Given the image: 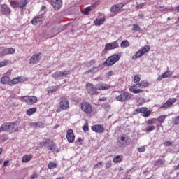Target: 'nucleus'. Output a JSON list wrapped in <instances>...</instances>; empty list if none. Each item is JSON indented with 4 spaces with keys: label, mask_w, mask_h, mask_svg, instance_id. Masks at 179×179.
Here are the masks:
<instances>
[{
    "label": "nucleus",
    "mask_w": 179,
    "mask_h": 179,
    "mask_svg": "<svg viewBox=\"0 0 179 179\" xmlns=\"http://www.w3.org/2000/svg\"><path fill=\"white\" fill-rule=\"evenodd\" d=\"M34 125H35V127L36 128H43L44 127V124H43L42 122H36V123H34Z\"/></svg>",
    "instance_id": "8fccbe9b"
},
{
    "label": "nucleus",
    "mask_w": 179,
    "mask_h": 179,
    "mask_svg": "<svg viewBox=\"0 0 179 179\" xmlns=\"http://www.w3.org/2000/svg\"><path fill=\"white\" fill-rule=\"evenodd\" d=\"M110 87V85L103 83L96 84L97 90H108Z\"/></svg>",
    "instance_id": "f3484780"
},
{
    "label": "nucleus",
    "mask_w": 179,
    "mask_h": 179,
    "mask_svg": "<svg viewBox=\"0 0 179 179\" xmlns=\"http://www.w3.org/2000/svg\"><path fill=\"white\" fill-rule=\"evenodd\" d=\"M37 177H38V175L37 173H34L31 175V179H35L37 178Z\"/></svg>",
    "instance_id": "e2e57ef3"
},
{
    "label": "nucleus",
    "mask_w": 179,
    "mask_h": 179,
    "mask_svg": "<svg viewBox=\"0 0 179 179\" xmlns=\"http://www.w3.org/2000/svg\"><path fill=\"white\" fill-rule=\"evenodd\" d=\"M57 164L55 162H50L48 165V169H50V170L52 169H56Z\"/></svg>",
    "instance_id": "c03bdc74"
},
{
    "label": "nucleus",
    "mask_w": 179,
    "mask_h": 179,
    "mask_svg": "<svg viewBox=\"0 0 179 179\" xmlns=\"http://www.w3.org/2000/svg\"><path fill=\"white\" fill-rule=\"evenodd\" d=\"M87 90L89 94H97V85L94 86V85L92 83L87 84Z\"/></svg>",
    "instance_id": "9d476101"
},
{
    "label": "nucleus",
    "mask_w": 179,
    "mask_h": 179,
    "mask_svg": "<svg viewBox=\"0 0 179 179\" xmlns=\"http://www.w3.org/2000/svg\"><path fill=\"white\" fill-rule=\"evenodd\" d=\"M132 30L133 31H141V27H139V25L134 24H133Z\"/></svg>",
    "instance_id": "a18cd8bd"
},
{
    "label": "nucleus",
    "mask_w": 179,
    "mask_h": 179,
    "mask_svg": "<svg viewBox=\"0 0 179 179\" xmlns=\"http://www.w3.org/2000/svg\"><path fill=\"white\" fill-rule=\"evenodd\" d=\"M104 22H106V17L96 18L94 20V24L95 26H101Z\"/></svg>",
    "instance_id": "b1692460"
},
{
    "label": "nucleus",
    "mask_w": 179,
    "mask_h": 179,
    "mask_svg": "<svg viewBox=\"0 0 179 179\" xmlns=\"http://www.w3.org/2000/svg\"><path fill=\"white\" fill-rule=\"evenodd\" d=\"M122 161V157L121 155H117L113 159V163H121Z\"/></svg>",
    "instance_id": "473e14b6"
},
{
    "label": "nucleus",
    "mask_w": 179,
    "mask_h": 179,
    "mask_svg": "<svg viewBox=\"0 0 179 179\" xmlns=\"http://www.w3.org/2000/svg\"><path fill=\"white\" fill-rule=\"evenodd\" d=\"M120 45H118V42L113 41L109 43H107L105 45V51H111V50H115V48H118Z\"/></svg>",
    "instance_id": "6e6552de"
},
{
    "label": "nucleus",
    "mask_w": 179,
    "mask_h": 179,
    "mask_svg": "<svg viewBox=\"0 0 179 179\" xmlns=\"http://www.w3.org/2000/svg\"><path fill=\"white\" fill-rule=\"evenodd\" d=\"M127 142H128V137L122 136L117 138V143H119V146H120V148H122V146H124V145H127Z\"/></svg>",
    "instance_id": "a211bd4d"
},
{
    "label": "nucleus",
    "mask_w": 179,
    "mask_h": 179,
    "mask_svg": "<svg viewBox=\"0 0 179 179\" xmlns=\"http://www.w3.org/2000/svg\"><path fill=\"white\" fill-rule=\"evenodd\" d=\"M173 75V71H166L162 75L159 76L158 78L157 79V82H160L162 79H166V78H169V76H171Z\"/></svg>",
    "instance_id": "dca6fc26"
},
{
    "label": "nucleus",
    "mask_w": 179,
    "mask_h": 179,
    "mask_svg": "<svg viewBox=\"0 0 179 179\" xmlns=\"http://www.w3.org/2000/svg\"><path fill=\"white\" fill-rule=\"evenodd\" d=\"M157 122V118H152L148 120L147 124L148 125H152V124H156Z\"/></svg>",
    "instance_id": "37998d69"
},
{
    "label": "nucleus",
    "mask_w": 179,
    "mask_h": 179,
    "mask_svg": "<svg viewBox=\"0 0 179 179\" xmlns=\"http://www.w3.org/2000/svg\"><path fill=\"white\" fill-rule=\"evenodd\" d=\"M9 82L10 81V78L8 76H3L1 78V83H2V85H6L7 83L9 84Z\"/></svg>",
    "instance_id": "c756f323"
},
{
    "label": "nucleus",
    "mask_w": 179,
    "mask_h": 179,
    "mask_svg": "<svg viewBox=\"0 0 179 179\" xmlns=\"http://www.w3.org/2000/svg\"><path fill=\"white\" fill-rule=\"evenodd\" d=\"M169 115H161L159 117H158L157 120V122H159L160 124H163L164 122V120L167 118Z\"/></svg>",
    "instance_id": "2f4dec72"
},
{
    "label": "nucleus",
    "mask_w": 179,
    "mask_h": 179,
    "mask_svg": "<svg viewBox=\"0 0 179 179\" xmlns=\"http://www.w3.org/2000/svg\"><path fill=\"white\" fill-rule=\"evenodd\" d=\"M157 9H159L161 12H165L166 10H167V8L166 7H157Z\"/></svg>",
    "instance_id": "680f3d73"
},
{
    "label": "nucleus",
    "mask_w": 179,
    "mask_h": 179,
    "mask_svg": "<svg viewBox=\"0 0 179 179\" xmlns=\"http://www.w3.org/2000/svg\"><path fill=\"white\" fill-rule=\"evenodd\" d=\"M131 99H132V94L128 92H122L115 97V99L120 101V103H125V101H128L131 100Z\"/></svg>",
    "instance_id": "f03ea898"
},
{
    "label": "nucleus",
    "mask_w": 179,
    "mask_h": 179,
    "mask_svg": "<svg viewBox=\"0 0 179 179\" xmlns=\"http://www.w3.org/2000/svg\"><path fill=\"white\" fill-rule=\"evenodd\" d=\"M45 143H47V141L41 142L40 143L41 148H43V146H45Z\"/></svg>",
    "instance_id": "338daca9"
},
{
    "label": "nucleus",
    "mask_w": 179,
    "mask_h": 179,
    "mask_svg": "<svg viewBox=\"0 0 179 179\" xmlns=\"http://www.w3.org/2000/svg\"><path fill=\"white\" fill-rule=\"evenodd\" d=\"M8 63L9 62L8 60L0 62V68H3V66H6V65H8Z\"/></svg>",
    "instance_id": "09e8293b"
},
{
    "label": "nucleus",
    "mask_w": 179,
    "mask_h": 179,
    "mask_svg": "<svg viewBox=\"0 0 179 179\" xmlns=\"http://www.w3.org/2000/svg\"><path fill=\"white\" fill-rule=\"evenodd\" d=\"M150 113H151L150 110H145L143 115V117H149V115H150Z\"/></svg>",
    "instance_id": "13d9d810"
},
{
    "label": "nucleus",
    "mask_w": 179,
    "mask_h": 179,
    "mask_svg": "<svg viewBox=\"0 0 179 179\" xmlns=\"http://www.w3.org/2000/svg\"><path fill=\"white\" fill-rule=\"evenodd\" d=\"M137 86H139V89H145V87H148L149 86V83H148V81L143 80L139 83H137Z\"/></svg>",
    "instance_id": "a878e982"
},
{
    "label": "nucleus",
    "mask_w": 179,
    "mask_h": 179,
    "mask_svg": "<svg viewBox=\"0 0 179 179\" xmlns=\"http://www.w3.org/2000/svg\"><path fill=\"white\" fill-rule=\"evenodd\" d=\"M129 45H130V44H129V41H128V40L122 41L120 43L121 48H127L129 47Z\"/></svg>",
    "instance_id": "7c9ffc66"
},
{
    "label": "nucleus",
    "mask_w": 179,
    "mask_h": 179,
    "mask_svg": "<svg viewBox=\"0 0 179 179\" xmlns=\"http://www.w3.org/2000/svg\"><path fill=\"white\" fill-rule=\"evenodd\" d=\"M22 81V77H16L15 78H13L10 82L8 83V85L10 86H13L15 85H17V83H20Z\"/></svg>",
    "instance_id": "4be33fe9"
},
{
    "label": "nucleus",
    "mask_w": 179,
    "mask_h": 179,
    "mask_svg": "<svg viewBox=\"0 0 179 179\" xmlns=\"http://www.w3.org/2000/svg\"><path fill=\"white\" fill-rule=\"evenodd\" d=\"M10 6L12 8H19V1H10Z\"/></svg>",
    "instance_id": "58836bf2"
},
{
    "label": "nucleus",
    "mask_w": 179,
    "mask_h": 179,
    "mask_svg": "<svg viewBox=\"0 0 179 179\" xmlns=\"http://www.w3.org/2000/svg\"><path fill=\"white\" fill-rule=\"evenodd\" d=\"M15 51L16 50H15V48H7V52H6V55H8L9 54L10 55L15 54Z\"/></svg>",
    "instance_id": "ea45409f"
},
{
    "label": "nucleus",
    "mask_w": 179,
    "mask_h": 179,
    "mask_svg": "<svg viewBox=\"0 0 179 179\" xmlns=\"http://www.w3.org/2000/svg\"><path fill=\"white\" fill-rule=\"evenodd\" d=\"M58 90V88L57 87H50L48 88L47 92L48 94H50V93H54Z\"/></svg>",
    "instance_id": "e433bc0d"
},
{
    "label": "nucleus",
    "mask_w": 179,
    "mask_h": 179,
    "mask_svg": "<svg viewBox=\"0 0 179 179\" xmlns=\"http://www.w3.org/2000/svg\"><path fill=\"white\" fill-rule=\"evenodd\" d=\"M69 73H71L69 70L56 71L52 74V78H54V79H58V78H64V76H66V75H69Z\"/></svg>",
    "instance_id": "39448f33"
},
{
    "label": "nucleus",
    "mask_w": 179,
    "mask_h": 179,
    "mask_svg": "<svg viewBox=\"0 0 179 179\" xmlns=\"http://www.w3.org/2000/svg\"><path fill=\"white\" fill-rule=\"evenodd\" d=\"M66 138L69 143H73L75 142V134L73 130L71 129L67 130Z\"/></svg>",
    "instance_id": "1a4fd4ad"
},
{
    "label": "nucleus",
    "mask_w": 179,
    "mask_h": 179,
    "mask_svg": "<svg viewBox=\"0 0 179 179\" xmlns=\"http://www.w3.org/2000/svg\"><path fill=\"white\" fill-rule=\"evenodd\" d=\"M129 92L134 93V94H138L139 93H142V89L139 88L138 84H135L129 88Z\"/></svg>",
    "instance_id": "2eb2a0df"
},
{
    "label": "nucleus",
    "mask_w": 179,
    "mask_h": 179,
    "mask_svg": "<svg viewBox=\"0 0 179 179\" xmlns=\"http://www.w3.org/2000/svg\"><path fill=\"white\" fill-rule=\"evenodd\" d=\"M38 99L36 96H23L22 98V101H24L26 103L29 104V106H31L34 104L35 103H37Z\"/></svg>",
    "instance_id": "20e7f679"
},
{
    "label": "nucleus",
    "mask_w": 179,
    "mask_h": 179,
    "mask_svg": "<svg viewBox=\"0 0 179 179\" xmlns=\"http://www.w3.org/2000/svg\"><path fill=\"white\" fill-rule=\"evenodd\" d=\"M28 3V0H20V1H18V8H20L21 10H23V9H24V7L27 6Z\"/></svg>",
    "instance_id": "5701e85b"
},
{
    "label": "nucleus",
    "mask_w": 179,
    "mask_h": 179,
    "mask_svg": "<svg viewBox=\"0 0 179 179\" xmlns=\"http://www.w3.org/2000/svg\"><path fill=\"white\" fill-rule=\"evenodd\" d=\"M143 6H146V3H141L140 4L136 6V9H142Z\"/></svg>",
    "instance_id": "864d4df0"
},
{
    "label": "nucleus",
    "mask_w": 179,
    "mask_h": 179,
    "mask_svg": "<svg viewBox=\"0 0 179 179\" xmlns=\"http://www.w3.org/2000/svg\"><path fill=\"white\" fill-rule=\"evenodd\" d=\"M172 122L173 125H178L179 124V116L176 117L173 119Z\"/></svg>",
    "instance_id": "49530a36"
},
{
    "label": "nucleus",
    "mask_w": 179,
    "mask_h": 179,
    "mask_svg": "<svg viewBox=\"0 0 179 179\" xmlns=\"http://www.w3.org/2000/svg\"><path fill=\"white\" fill-rule=\"evenodd\" d=\"M145 150H146V148H145V146L138 148V151L140 152V153H143V152H145Z\"/></svg>",
    "instance_id": "052dcab7"
},
{
    "label": "nucleus",
    "mask_w": 179,
    "mask_h": 179,
    "mask_svg": "<svg viewBox=\"0 0 179 179\" xmlns=\"http://www.w3.org/2000/svg\"><path fill=\"white\" fill-rule=\"evenodd\" d=\"M81 110L86 113V114H90L93 111V108L92 105L87 102H84L81 104Z\"/></svg>",
    "instance_id": "423d86ee"
},
{
    "label": "nucleus",
    "mask_w": 179,
    "mask_h": 179,
    "mask_svg": "<svg viewBox=\"0 0 179 179\" xmlns=\"http://www.w3.org/2000/svg\"><path fill=\"white\" fill-rule=\"evenodd\" d=\"M43 20H44V17L43 15H39V16L36 17L35 18H34L31 20V23L34 26H37V24H38V23H40L41 22H43Z\"/></svg>",
    "instance_id": "412c9836"
},
{
    "label": "nucleus",
    "mask_w": 179,
    "mask_h": 179,
    "mask_svg": "<svg viewBox=\"0 0 179 179\" xmlns=\"http://www.w3.org/2000/svg\"><path fill=\"white\" fill-rule=\"evenodd\" d=\"M122 8H124V3H120L115 4L110 8V12H113V13L118 12V10H120V9H122Z\"/></svg>",
    "instance_id": "aec40b11"
},
{
    "label": "nucleus",
    "mask_w": 179,
    "mask_h": 179,
    "mask_svg": "<svg viewBox=\"0 0 179 179\" xmlns=\"http://www.w3.org/2000/svg\"><path fill=\"white\" fill-rule=\"evenodd\" d=\"M103 167V162H99L94 166V169H101Z\"/></svg>",
    "instance_id": "5fc2aeb1"
},
{
    "label": "nucleus",
    "mask_w": 179,
    "mask_h": 179,
    "mask_svg": "<svg viewBox=\"0 0 179 179\" xmlns=\"http://www.w3.org/2000/svg\"><path fill=\"white\" fill-rule=\"evenodd\" d=\"M91 129L96 134H103V132H104V127L100 124H95L92 126Z\"/></svg>",
    "instance_id": "4468645a"
},
{
    "label": "nucleus",
    "mask_w": 179,
    "mask_h": 179,
    "mask_svg": "<svg viewBox=\"0 0 179 179\" xmlns=\"http://www.w3.org/2000/svg\"><path fill=\"white\" fill-rule=\"evenodd\" d=\"M96 64V61L94 60H91L90 62H88L86 63V66L88 68H90V66H93V65H94Z\"/></svg>",
    "instance_id": "de8ad7c7"
},
{
    "label": "nucleus",
    "mask_w": 179,
    "mask_h": 179,
    "mask_svg": "<svg viewBox=\"0 0 179 179\" xmlns=\"http://www.w3.org/2000/svg\"><path fill=\"white\" fill-rule=\"evenodd\" d=\"M9 129L10 123H3L0 127V131L3 132L4 131H8Z\"/></svg>",
    "instance_id": "c85d7f7f"
},
{
    "label": "nucleus",
    "mask_w": 179,
    "mask_h": 179,
    "mask_svg": "<svg viewBox=\"0 0 179 179\" xmlns=\"http://www.w3.org/2000/svg\"><path fill=\"white\" fill-rule=\"evenodd\" d=\"M7 48L5 47L0 48V55L1 57H5L6 55Z\"/></svg>",
    "instance_id": "c9c22d12"
},
{
    "label": "nucleus",
    "mask_w": 179,
    "mask_h": 179,
    "mask_svg": "<svg viewBox=\"0 0 179 179\" xmlns=\"http://www.w3.org/2000/svg\"><path fill=\"white\" fill-rule=\"evenodd\" d=\"M37 111L36 108H31L27 111V115H33Z\"/></svg>",
    "instance_id": "72a5a7b5"
},
{
    "label": "nucleus",
    "mask_w": 179,
    "mask_h": 179,
    "mask_svg": "<svg viewBox=\"0 0 179 179\" xmlns=\"http://www.w3.org/2000/svg\"><path fill=\"white\" fill-rule=\"evenodd\" d=\"M59 107L61 110H66L69 108V101L66 97L60 99Z\"/></svg>",
    "instance_id": "0eeeda50"
},
{
    "label": "nucleus",
    "mask_w": 179,
    "mask_h": 179,
    "mask_svg": "<svg viewBox=\"0 0 179 179\" xmlns=\"http://www.w3.org/2000/svg\"><path fill=\"white\" fill-rule=\"evenodd\" d=\"M150 51V46L145 45L142 49H140L138 51H137L135 54V55L132 56L131 59L133 61H135V59H138V58H141V57H143L146 52H149Z\"/></svg>",
    "instance_id": "7ed1b4c3"
},
{
    "label": "nucleus",
    "mask_w": 179,
    "mask_h": 179,
    "mask_svg": "<svg viewBox=\"0 0 179 179\" xmlns=\"http://www.w3.org/2000/svg\"><path fill=\"white\" fill-rule=\"evenodd\" d=\"M106 169H110V167H111L112 166V163H111V161H108L106 164Z\"/></svg>",
    "instance_id": "bf43d9fd"
},
{
    "label": "nucleus",
    "mask_w": 179,
    "mask_h": 179,
    "mask_svg": "<svg viewBox=\"0 0 179 179\" xmlns=\"http://www.w3.org/2000/svg\"><path fill=\"white\" fill-rule=\"evenodd\" d=\"M138 82H141V77H139L138 75H136L134 77V83H138Z\"/></svg>",
    "instance_id": "3c124183"
},
{
    "label": "nucleus",
    "mask_w": 179,
    "mask_h": 179,
    "mask_svg": "<svg viewBox=\"0 0 179 179\" xmlns=\"http://www.w3.org/2000/svg\"><path fill=\"white\" fill-rule=\"evenodd\" d=\"M8 164H9V161L6 160L3 162V166L6 167V166H8Z\"/></svg>",
    "instance_id": "69168bd1"
},
{
    "label": "nucleus",
    "mask_w": 179,
    "mask_h": 179,
    "mask_svg": "<svg viewBox=\"0 0 179 179\" xmlns=\"http://www.w3.org/2000/svg\"><path fill=\"white\" fill-rule=\"evenodd\" d=\"M105 108H106V110H110V105L106 104L105 105Z\"/></svg>",
    "instance_id": "774afa93"
},
{
    "label": "nucleus",
    "mask_w": 179,
    "mask_h": 179,
    "mask_svg": "<svg viewBox=\"0 0 179 179\" xmlns=\"http://www.w3.org/2000/svg\"><path fill=\"white\" fill-rule=\"evenodd\" d=\"M48 150H51L54 153H58V148L55 144H50L47 147Z\"/></svg>",
    "instance_id": "393cba45"
},
{
    "label": "nucleus",
    "mask_w": 179,
    "mask_h": 179,
    "mask_svg": "<svg viewBox=\"0 0 179 179\" xmlns=\"http://www.w3.org/2000/svg\"><path fill=\"white\" fill-rule=\"evenodd\" d=\"M98 71H99V69L97 67H93L92 69L85 72V73H88L89 75L90 74L93 75V73H96V72H98Z\"/></svg>",
    "instance_id": "f704fd0d"
},
{
    "label": "nucleus",
    "mask_w": 179,
    "mask_h": 179,
    "mask_svg": "<svg viewBox=\"0 0 179 179\" xmlns=\"http://www.w3.org/2000/svg\"><path fill=\"white\" fill-rule=\"evenodd\" d=\"M106 78H111V76H114V72L113 71H108L105 75Z\"/></svg>",
    "instance_id": "603ef678"
},
{
    "label": "nucleus",
    "mask_w": 179,
    "mask_h": 179,
    "mask_svg": "<svg viewBox=\"0 0 179 179\" xmlns=\"http://www.w3.org/2000/svg\"><path fill=\"white\" fill-rule=\"evenodd\" d=\"M121 58V55L117 54H114L109 57L103 63V65L105 66H112V65H114V64H116V62H118L120 61V59Z\"/></svg>",
    "instance_id": "f257e3e1"
},
{
    "label": "nucleus",
    "mask_w": 179,
    "mask_h": 179,
    "mask_svg": "<svg viewBox=\"0 0 179 179\" xmlns=\"http://www.w3.org/2000/svg\"><path fill=\"white\" fill-rule=\"evenodd\" d=\"M93 9V6H88L83 10V15H89V12Z\"/></svg>",
    "instance_id": "4c0bfd02"
},
{
    "label": "nucleus",
    "mask_w": 179,
    "mask_h": 179,
    "mask_svg": "<svg viewBox=\"0 0 179 179\" xmlns=\"http://www.w3.org/2000/svg\"><path fill=\"white\" fill-rule=\"evenodd\" d=\"M40 55H41V53H38V54L34 55L30 58L29 64H38L40 62V59L41 58L40 57Z\"/></svg>",
    "instance_id": "ddd939ff"
},
{
    "label": "nucleus",
    "mask_w": 179,
    "mask_h": 179,
    "mask_svg": "<svg viewBox=\"0 0 179 179\" xmlns=\"http://www.w3.org/2000/svg\"><path fill=\"white\" fill-rule=\"evenodd\" d=\"M177 101V99L171 98L165 103L163 104L162 108H169V107L173 106V103Z\"/></svg>",
    "instance_id": "6ab92c4d"
},
{
    "label": "nucleus",
    "mask_w": 179,
    "mask_h": 179,
    "mask_svg": "<svg viewBox=\"0 0 179 179\" xmlns=\"http://www.w3.org/2000/svg\"><path fill=\"white\" fill-rule=\"evenodd\" d=\"M51 5L54 9L59 10L62 8V0H51Z\"/></svg>",
    "instance_id": "f8f14e48"
},
{
    "label": "nucleus",
    "mask_w": 179,
    "mask_h": 179,
    "mask_svg": "<svg viewBox=\"0 0 179 179\" xmlns=\"http://www.w3.org/2000/svg\"><path fill=\"white\" fill-rule=\"evenodd\" d=\"M76 146H80V145H82V138H79L78 140L75 142Z\"/></svg>",
    "instance_id": "4d7b16f0"
},
{
    "label": "nucleus",
    "mask_w": 179,
    "mask_h": 179,
    "mask_svg": "<svg viewBox=\"0 0 179 179\" xmlns=\"http://www.w3.org/2000/svg\"><path fill=\"white\" fill-rule=\"evenodd\" d=\"M164 146H171V142L170 141H166L164 143Z\"/></svg>",
    "instance_id": "0e129e2a"
},
{
    "label": "nucleus",
    "mask_w": 179,
    "mask_h": 179,
    "mask_svg": "<svg viewBox=\"0 0 179 179\" xmlns=\"http://www.w3.org/2000/svg\"><path fill=\"white\" fill-rule=\"evenodd\" d=\"M0 11L2 13V15H6V16H9L10 15V8L6 4H3L0 7Z\"/></svg>",
    "instance_id": "9b49d317"
},
{
    "label": "nucleus",
    "mask_w": 179,
    "mask_h": 179,
    "mask_svg": "<svg viewBox=\"0 0 179 179\" xmlns=\"http://www.w3.org/2000/svg\"><path fill=\"white\" fill-rule=\"evenodd\" d=\"M83 129L85 131V132H87V131H89V124L85 123L83 127Z\"/></svg>",
    "instance_id": "6e6d98bb"
},
{
    "label": "nucleus",
    "mask_w": 179,
    "mask_h": 179,
    "mask_svg": "<svg viewBox=\"0 0 179 179\" xmlns=\"http://www.w3.org/2000/svg\"><path fill=\"white\" fill-rule=\"evenodd\" d=\"M155 129H156L155 125H150L145 129V132H152V131H155Z\"/></svg>",
    "instance_id": "a19ab883"
},
{
    "label": "nucleus",
    "mask_w": 179,
    "mask_h": 179,
    "mask_svg": "<svg viewBox=\"0 0 179 179\" xmlns=\"http://www.w3.org/2000/svg\"><path fill=\"white\" fill-rule=\"evenodd\" d=\"M18 128L19 127H17V124H16L15 123H13V122H10V129H9V130L11 132H16V131H17Z\"/></svg>",
    "instance_id": "bb28decb"
},
{
    "label": "nucleus",
    "mask_w": 179,
    "mask_h": 179,
    "mask_svg": "<svg viewBox=\"0 0 179 179\" xmlns=\"http://www.w3.org/2000/svg\"><path fill=\"white\" fill-rule=\"evenodd\" d=\"M31 160V155H25L22 158V163H29Z\"/></svg>",
    "instance_id": "cd10ccee"
},
{
    "label": "nucleus",
    "mask_w": 179,
    "mask_h": 179,
    "mask_svg": "<svg viewBox=\"0 0 179 179\" xmlns=\"http://www.w3.org/2000/svg\"><path fill=\"white\" fill-rule=\"evenodd\" d=\"M146 110H148V108H138L136 110V113L137 114H139L140 113H142L143 114H144L145 111H146Z\"/></svg>",
    "instance_id": "79ce46f5"
}]
</instances>
